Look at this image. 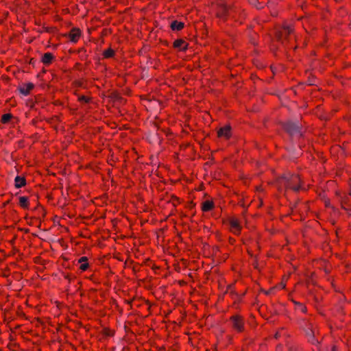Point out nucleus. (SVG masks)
Here are the masks:
<instances>
[{"label": "nucleus", "instance_id": "obj_16", "mask_svg": "<svg viewBox=\"0 0 351 351\" xmlns=\"http://www.w3.org/2000/svg\"><path fill=\"white\" fill-rule=\"evenodd\" d=\"M11 118H12V115L10 114H4L1 117V122L3 123H6L10 120Z\"/></svg>", "mask_w": 351, "mask_h": 351}, {"label": "nucleus", "instance_id": "obj_2", "mask_svg": "<svg viewBox=\"0 0 351 351\" xmlns=\"http://www.w3.org/2000/svg\"><path fill=\"white\" fill-rule=\"evenodd\" d=\"M229 222L231 232L234 234H239L241 229L239 221L235 218H231Z\"/></svg>", "mask_w": 351, "mask_h": 351}, {"label": "nucleus", "instance_id": "obj_4", "mask_svg": "<svg viewBox=\"0 0 351 351\" xmlns=\"http://www.w3.org/2000/svg\"><path fill=\"white\" fill-rule=\"evenodd\" d=\"M291 180L293 182H294L293 184H291V183H288L287 184V187L291 189H293L294 191H298L300 187V178L298 176H293L291 177Z\"/></svg>", "mask_w": 351, "mask_h": 351}, {"label": "nucleus", "instance_id": "obj_7", "mask_svg": "<svg viewBox=\"0 0 351 351\" xmlns=\"http://www.w3.org/2000/svg\"><path fill=\"white\" fill-rule=\"evenodd\" d=\"M341 206L346 210L351 211V191L349 196L342 200Z\"/></svg>", "mask_w": 351, "mask_h": 351}, {"label": "nucleus", "instance_id": "obj_9", "mask_svg": "<svg viewBox=\"0 0 351 351\" xmlns=\"http://www.w3.org/2000/svg\"><path fill=\"white\" fill-rule=\"evenodd\" d=\"M78 262L80 263V269L84 271L88 267V258L86 256L81 257Z\"/></svg>", "mask_w": 351, "mask_h": 351}, {"label": "nucleus", "instance_id": "obj_20", "mask_svg": "<svg viewBox=\"0 0 351 351\" xmlns=\"http://www.w3.org/2000/svg\"><path fill=\"white\" fill-rule=\"evenodd\" d=\"M284 287H285V285L282 284V288H284Z\"/></svg>", "mask_w": 351, "mask_h": 351}, {"label": "nucleus", "instance_id": "obj_13", "mask_svg": "<svg viewBox=\"0 0 351 351\" xmlns=\"http://www.w3.org/2000/svg\"><path fill=\"white\" fill-rule=\"evenodd\" d=\"M53 56L51 53H46L42 57V62L45 64H49L51 62Z\"/></svg>", "mask_w": 351, "mask_h": 351}, {"label": "nucleus", "instance_id": "obj_12", "mask_svg": "<svg viewBox=\"0 0 351 351\" xmlns=\"http://www.w3.org/2000/svg\"><path fill=\"white\" fill-rule=\"evenodd\" d=\"M213 202L211 201H206L202 203V209L204 212H208L213 208Z\"/></svg>", "mask_w": 351, "mask_h": 351}, {"label": "nucleus", "instance_id": "obj_5", "mask_svg": "<svg viewBox=\"0 0 351 351\" xmlns=\"http://www.w3.org/2000/svg\"><path fill=\"white\" fill-rule=\"evenodd\" d=\"M81 36V32L78 29H73L69 33V39L73 43H76Z\"/></svg>", "mask_w": 351, "mask_h": 351}, {"label": "nucleus", "instance_id": "obj_3", "mask_svg": "<svg viewBox=\"0 0 351 351\" xmlns=\"http://www.w3.org/2000/svg\"><path fill=\"white\" fill-rule=\"evenodd\" d=\"M217 133L219 137L228 139L231 136V128L229 125H226L220 128Z\"/></svg>", "mask_w": 351, "mask_h": 351}, {"label": "nucleus", "instance_id": "obj_21", "mask_svg": "<svg viewBox=\"0 0 351 351\" xmlns=\"http://www.w3.org/2000/svg\"><path fill=\"white\" fill-rule=\"evenodd\" d=\"M332 351H335V349H333V350H332Z\"/></svg>", "mask_w": 351, "mask_h": 351}, {"label": "nucleus", "instance_id": "obj_1", "mask_svg": "<svg viewBox=\"0 0 351 351\" xmlns=\"http://www.w3.org/2000/svg\"><path fill=\"white\" fill-rule=\"evenodd\" d=\"M233 327L237 331H241L243 328V320L239 315H234L231 317Z\"/></svg>", "mask_w": 351, "mask_h": 351}, {"label": "nucleus", "instance_id": "obj_8", "mask_svg": "<svg viewBox=\"0 0 351 351\" xmlns=\"http://www.w3.org/2000/svg\"><path fill=\"white\" fill-rule=\"evenodd\" d=\"M26 184V181L25 178L21 176H16L14 179V185L15 187L19 189L22 186H24Z\"/></svg>", "mask_w": 351, "mask_h": 351}, {"label": "nucleus", "instance_id": "obj_6", "mask_svg": "<svg viewBox=\"0 0 351 351\" xmlns=\"http://www.w3.org/2000/svg\"><path fill=\"white\" fill-rule=\"evenodd\" d=\"M34 88V84L32 83H27L22 85L19 88V91L23 95H27L30 90Z\"/></svg>", "mask_w": 351, "mask_h": 351}, {"label": "nucleus", "instance_id": "obj_11", "mask_svg": "<svg viewBox=\"0 0 351 351\" xmlns=\"http://www.w3.org/2000/svg\"><path fill=\"white\" fill-rule=\"evenodd\" d=\"M184 27V23L180 21H174L171 24V28L173 30L179 31L181 30Z\"/></svg>", "mask_w": 351, "mask_h": 351}, {"label": "nucleus", "instance_id": "obj_18", "mask_svg": "<svg viewBox=\"0 0 351 351\" xmlns=\"http://www.w3.org/2000/svg\"><path fill=\"white\" fill-rule=\"evenodd\" d=\"M299 304V306L301 307V311H302V312L305 313V312H306V308H305V307H304V306H302L301 304Z\"/></svg>", "mask_w": 351, "mask_h": 351}, {"label": "nucleus", "instance_id": "obj_17", "mask_svg": "<svg viewBox=\"0 0 351 351\" xmlns=\"http://www.w3.org/2000/svg\"><path fill=\"white\" fill-rule=\"evenodd\" d=\"M79 99H80V101H84V102H88V99L87 97H86L85 96H82V97H80L79 98Z\"/></svg>", "mask_w": 351, "mask_h": 351}, {"label": "nucleus", "instance_id": "obj_15", "mask_svg": "<svg viewBox=\"0 0 351 351\" xmlns=\"http://www.w3.org/2000/svg\"><path fill=\"white\" fill-rule=\"evenodd\" d=\"M114 51L111 49H108L104 52V56L106 58L113 56Z\"/></svg>", "mask_w": 351, "mask_h": 351}, {"label": "nucleus", "instance_id": "obj_19", "mask_svg": "<svg viewBox=\"0 0 351 351\" xmlns=\"http://www.w3.org/2000/svg\"><path fill=\"white\" fill-rule=\"evenodd\" d=\"M291 29H287V32H288V33H290V32H291Z\"/></svg>", "mask_w": 351, "mask_h": 351}, {"label": "nucleus", "instance_id": "obj_14", "mask_svg": "<svg viewBox=\"0 0 351 351\" xmlns=\"http://www.w3.org/2000/svg\"><path fill=\"white\" fill-rule=\"evenodd\" d=\"M19 204L21 207L26 208L28 207L29 200L27 197L22 196L19 197Z\"/></svg>", "mask_w": 351, "mask_h": 351}, {"label": "nucleus", "instance_id": "obj_10", "mask_svg": "<svg viewBox=\"0 0 351 351\" xmlns=\"http://www.w3.org/2000/svg\"><path fill=\"white\" fill-rule=\"evenodd\" d=\"M173 46L176 48H180L183 51L186 50L187 48L186 43L181 39L176 40L173 43Z\"/></svg>", "mask_w": 351, "mask_h": 351}]
</instances>
